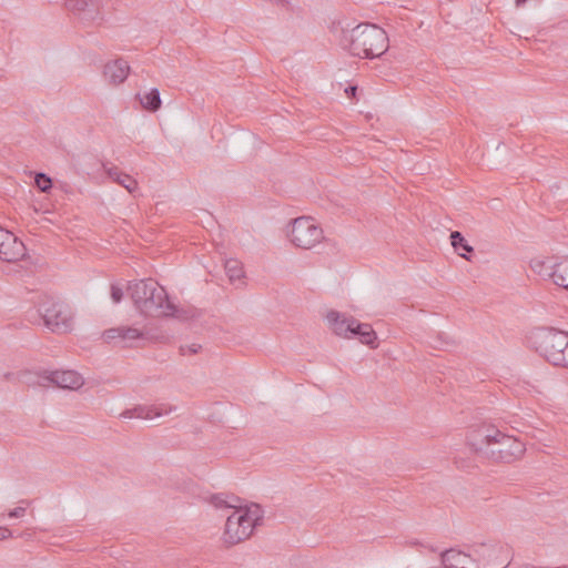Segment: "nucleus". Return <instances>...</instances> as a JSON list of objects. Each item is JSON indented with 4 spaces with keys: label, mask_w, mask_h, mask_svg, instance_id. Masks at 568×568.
<instances>
[{
    "label": "nucleus",
    "mask_w": 568,
    "mask_h": 568,
    "mask_svg": "<svg viewBox=\"0 0 568 568\" xmlns=\"http://www.w3.org/2000/svg\"><path fill=\"white\" fill-rule=\"evenodd\" d=\"M224 268L231 282L241 280L244 275L242 264L235 258L226 260Z\"/></svg>",
    "instance_id": "obj_23"
},
{
    "label": "nucleus",
    "mask_w": 568,
    "mask_h": 568,
    "mask_svg": "<svg viewBox=\"0 0 568 568\" xmlns=\"http://www.w3.org/2000/svg\"><path fill=\"white\" fill-rule=\"evenodd\" d=\"M288 237L296 247L310 250L323 239V230L310 216H301L292 222Z\"/></svg>",
    "instance_id": "obj_6"
},
{
    "label": "nucleus",
    "mask_w": 568,
    "mask_h": 568,
    "mask_svg": "<svg viewBox=\"0 0 568 568\" xmlns=\"http://www.w3.org/2000/svg\"><path fill=\"white\" fill-rule=\"evenodd\" d=\"M2 231H3V227L0 226V232H2Z\"/></svg>",
    "instance_id": "obj_34"
},
{
    "label": "nucleus",
    "mask_w": 568,
    "mask_h": 568,
    "mask_svg": "<svg viewBox=\"0 0 568 568\" xmlns=\"http://www.w3.org/2000/svg\"><path fill=\"white\" fill-rule=\"evenodd\" d=\"M142 336V333L134 327L121 326L105 329L103 332V338L106 342L120 339L121 342L138 339Z\"/></svg>",
    "instance_id": "obj_17"
},
{
    "label": "nucleus",
    "mask_w": 568,
    "mask_h": 568,
    "mask_svg": "<svg viewBox=\"0 0 568 568\" xmlns=\"http://www.w3.org/2000/svg\"><path fill=\"white\" fill-rule=\"evenodd\" d=\"M102 3L103 0H67L65 7L82 16L84 20H94L100 13Z\"/></svg>",
    "instance_id": "obj_13"
},
{
    "label": "nucleus",
    "mask_w": 568,
    "mask_h": 568,
    "mask_svg": "<svg viewBox=\"0 0 568 568\" xmlns=\"http://www.w3.org/2000/svg\"><path fill=\"white\" fill-rule=\"evenodd\" d=\"M128 291L135 308L144 316L160 317L175 312L166 291L152 278L130 283Z\"/></svg>",
    "instance_id": "obj_2"
},
{
    "label": "nucleus",
    "mask_w": 568,
    "mask_h": 568,
    "mask_svg": "<svg viewBox=\"0 0 568 568\" xmlns=\"http://www.w3.org/2000/svg\"><path fill=\"white\" fill-rule=\"evenodd\" d=\"M333 332L342 337L349 338L352 329L357 322L353 316H345L337 311H329L326 316Z\"/></svg>",
    "instance_id": "obj_14"
},
{
    "label": "nucleus",
    "mask_w": 568,
    "mask_h": 568,
    "mask_svg": "<svg viewBox=\"0 0 568 568\" xmlns=\"http://www.w3.org/2000/svg\"><path fill=\"white\" fill-rule=\"evenodd\" d=\"M450 243L454 247V250L456 252H458V254L466 258V260H470L464 252H467V253H473L474 252V248L473 246H470L468 244V242L465 240V237L463 236V234L458 231H453L450 233Z\"/></svg>",
    "instance_id": "obj_22"
},
{
    "label": "nucleus",
    "mask_w": 568,
    "mask_h": 568,
    "mask_svg": "<svg viewBox=\"0 0 568 568\" xmlns=\"http://www.w3.org/2000/svg\"><path fill=\"white\" fill-rule=\"evenodd\" d=\"M276 4L285 7L288 4V0H276Z\"/></svg>",
    "instance_id": "obj_32"
},
{
    "label": "nucleus",
    "mask_w": 568,
    "mask_h": 568,
    "mask_svg": "<svg viewBox=\"0 0 568 568\" xmlns=\"http://www.w3.org/2000/svg\"><path fill=\"white\" fill-rule=\"evenodd\" d=\"M27 254L26 246L12 232L3 229L0 232V260L8 263H14L23 258Z\"/></svg>",
    "instance_id": "obj_10"
},
{
    "label": "nucleus",
    "mask_w": 568,
    "mask_h": 568,
    "mask_svg": "<svg viewBox=\"0 0 568 568\" xmlns=\"http://www.w3.org/2000/svg\"><path fill=\"white\" fill-rule=\"evenodd\" d=\"M138 97L143 109H145L149 112H156L161 108L160 92L156 88L151 89L142 97L140 94Z\"/></svg>",
    "instance_id": "obj_20"
},
{
    "label": "nucleus",
    "mask_w": 568,
    "mask_h": 568,
    "mask_svg": "<svg viewBox=\"0 0 568 568\" xmlns=\"http://www.w3.org/2000/svg\"><path fill=\"white\" fill-rule=\"evenodd\" d=\"M527 343L529 347L556 366L568 345V333L554 327H538L529 333Z\"/></svg>",
    "instance_id": "obj_3"
},
{
    "label": "nucleus",
    "mask_w": 568,
    "mask_h": 568,
    "mask_svg": "<svg viewBox=\"0 0 568 568\" xmlns=\"http://www.w3.org/2000/svg\"><path fill=\"white\" fill-rule=\"evenodd\" d=\"M339 44L353 55L374 59L388 49L386 31L374 23H359L352 29H342Z\"/></svg>",
    "instance_id": "obj_1"
},
{
    "label": "nucleus",
    "mask_w": 568,
    "mask_h": 568,
    "mask_svg": "<svg viewBox=\"0 0 568 568\" xmlns=\"http://www.w3.org/2000/svg\"><path fill=\"white\" fill-rule=\"evenodd\" d=\"M262 520L263 514L258 505H253V508L235 509L226 519L223 535L224 541L233 546L247 539Z\"/></svg>",
    "instance_id": "obj_4"
},
{
    "label": "nucleus",
    "mask_w": 568,
    "mask_h": 568,
    "mask_svg": "<svg viewBox=\"0 0 568 568\" xmlns=\"http://www.w3.org/2000/svg\"><path fill=\"white\" fill-rule=\"evenodd\" d=\"M111 298L114 303H120L123 298V290L116 284L111 285Z\"/></svg>",
    "instance_id": "obj_28"
},
{
    "label": "nucleus",
    "mask_w": 568,
    "mask_h": 568,
    "mask_svg": "<svg viewBox=\"0 0 568 568\" xmlns=\"http://www.w3.org/2000/svg\"><path fill=\"white\" fill-rule=\"evenodd\" d=\"M500 436V430L494 425H480L473 428L467 435V444L481 457H486L489 446Z\"/></svg>",
    "instance_id": "obj_9"
},
{
    "label": "nucleus",
    "mask_w": 568,
    "mask_h": 568,
    "mask_svg": "<svg viewBox=\"0 0 568 568\" xmlns=\"http://www.w3.org/2000/svg\"><path fill=\"white\" fill-rule=\"evenodd\" d=\"M237 500V497L227 496L224 494H214L211 496L210 503L216 508H236V506L232 503Z\"/></svg>",
    "instance_id": "obj_25"
},
{
    "label": "nucleus",
    "mask_w": 568,
    "mask_h": 568,
    "mask_svg": "<svg viewBox=\"0 0 568 568\" xmlns=\"http://www.w3.org/2000/svg\"><path fill=\"white\" fill-rule=\"evenodd\" d=\"M356 91H357V87L355 85H349L348 88H346L345 92L348 97H355L356 94Z\"/></svg>",
    "instance_id": "obj_31"
},
{
    "label": "nucleus",
    "mask_w": 568,
    "mask_h": 568,
    "mask_svg": "<svg viewBox=\"0 0 568 568\" xmlns=\"http://www.w3.org/2000/svg\"><path fill=\"white\" fill-rule=\"evenodd\" d=\"M44 325L53 333H68L72 329V313L69 305L47 298L39 306Z\"/></svg>",
    "instance_id": "obj_5"
},
{
    "label": "nucleus",
    "mask_w": 568,
    "mask_h": 568,
    "mask_svg": "<svg viewBox=\"0 0 568 568\" xmlns=\"http://www.w3.org/2000/svg\"><path fill=\"white\" fill-rule=\"evenodd\" d=\"M532 271L542 278H551L555 283V273H557V262L551 258L547 260H532L530 264Z\"/></svg>",
    "instance_id": "obj_19"
},
{
    "label": "nucleus",
    "mask_w": 568,
    "mask_h": 568,
    "mask_svg": "<svg viewBox=\"0 0 568 568\" xmlns=\"http://www.w3.org/2000/svg\"><path fill=\"white\" fill-rule=\"evenodd\" d=\"M202 346L200 344H191V345H182L180 346L179 351L180 354L185 355H194L197 354L201 351Z\"/></svg>",
    "instance_id": "obj_27"
},
{
    "label": "nucleus",
    "mask_w": 568,
    "mask_h": 568,
    "mask_svg": "<svg viewBox=\"0 0 568 568\" xmlns=\"http://www.w3.org/2000/svg\"><path fill=\"white\" fill-rule=\"evenodd\" d=\"M555 284L568 291V258L557 262Z\"/></svg>",
    "instance_id": "obj_24"
},
{
    "label": "nucleus",
    "mask_w": 568,
    "mask_h": 568,
    "mask_svg": "<svg viewBox=\"0 0 568 568\" xmlns=\"http://www.w3.org/2000/svg\"><path fill=\"white\" fill-rule=\"evenodd\" d=\"M130 67L124 59H116L104 65L103 75L111 84H120L125 81Z\"/></svg>",
    "instance_id": "obj_15"
},
{
    "label": "nucleus",
    "mask_w": 568,
    "mask_h": 568,
    "mask_svg": "<svg viewBox=\"0 0 568 568\" xmlns=\"http://www.w3.org/2000/svg\"><path fill=\"white\" fill-rule=\"evenodd\" d=\"M468 557V552H463L456 549H447L442 554V561L445 568H458V565L464 564V558Z\"/></svg>",
    "instance_id": "obj_21"
},
{
    "label": "nucleus",
    "mask_w": 568,
    "mask_h": 568,
    "mask_svg": "<svg viewBox=\"0 0 568 568\" xmlns=\"http://www.w3.org/2000/svg\"><path fill=\"white\" fill-rule=\"evenodd\" d=\"M12 537V531L7 527H0V540Z\"/></svg>",
    "instance_id": "obj_30"
},
{
    "label": "nucleus",
    "mask_w": 568,
    "mask_h": 568,
    "mask_svg": "<svg viewBox=\"0 0 568 568\" xmlns=\"http://www.w3.org/2000/svg\"><path fill=\"white\" fill-rule=\"evenodd\" d=\"M26 510H27L26 507H16L14 509H12L8 513V516L10 518H20V517L24 516Z\"/></svg>",
    "instance_id": "obj_29"
},
{
    "label": "nucleus",
    "mask_w": 568,
    "mask_h": 568,
    "mask_svg": "<svg viewBox=\"0 0 568 568\" xmlns=\"http://www.w3.org/2000/svg\"><path fill=\"white\" fill-rule=\"evenodd\" d=\"M42 377L63 389H78L83 385L82 376L75 371H44Z\"/></svg>",
    "instance_id": "obj_11"
},
{
    "label": "nucleus",
    "mask_w": 568,
    "mask_h": 568,
    "mask_svg": "<svg viewBox=\"0 0 568 568\" xmlns=\"http://www.w3.org/2000/svg\"><path fill=\"white\" fill-rule=\"evenodd\" d=\"M175 407L168 406L164 404L161 405H139L132 409L124 410L121 416L124 418H141V419H153L155 417H161L174 410Z\"/></svg>",
    "instance_id": "obj_12"
},
{
    "label": "nucleus",
    "mask_w": 568,
    "mask_h": 568,
    "mask_svg": "<svg viewBox=\"0 0 568 568\" xmlns=\"http://www.w3.org/2000/svg\"><path fill=\"white\" fill-rule=\"evenodd\" d=\"M349 338H357L362 344L376 348L378 346L376 332L371 324L356 322Z\"/></svg>",
    "instance_id": "obj_16"
},
{
    "label": "nucleus",
    "mask_w": 568,
    "mask_h": 568,
    "mask_svg": "<svg viewBox=\"0 0 568 568\" xmlns=\"http://www.w3.org/2000/svg\"><path fill=\"white\" fill-rule=\"evenodd\" d=\"M525 452L526 446L523 442L500 432V436L489 446L485 458L495 463L510 464L520 459Z\"/></svg>",
    "instance_id": "obj_7"
},
{
    "label": "nucleus",
    "mask_w": 568,
    "mask_h": 568,
    "mask_svg": "<svg viewBox=\"0 0 568 568\" xmlns=\"http://www.w3.org/2000/svg\"><path fill=\"white\" fill-rule=\"evenodd\" d=\"M34 185L41 192H49L52 189V180L45 173H37L34 176Z\"/></svg>",
    "instance_id": "obj_26"
},
{
    "label": "nucleus",
    "mask_w": 568,
    "mask_h": 568,
    "mask_svg": "<svg viewBox=\"0 0 568 568\" xmlns=\"http://www.w3.org/2000/svg\"><path fill=\"white\" fill-rule=\"evenodd\" d=\"M526 1L527 0H515L517 7L523 6L524 3H526Z\"/></svg>",
    "instance_id": "obj_33"
},
{
    "label": "nucleus",
    "mask_w": 568,
    "mask_h": 568,
    "mask_svg": "<svg viewBox=\"0 0 568 568\" xmlns=\"http://www.w3.org/2000/svg\"><path fill=\"white\" fill-rule=\"evenodd\" d=\"M108 176L115 183L122 185L131 194L138 190V182L131 175L122 172L118 166L105 169Z\"/></svg>",
    "instance_id": "obj_18"
},
{
    "label": "nucleus",
    "mask_w": 568,
    "mask_h": 568,
    "mask_svg": "<svg viewBox=\"0 0 568 568\" xmlns=\"http://www.w3.org/2000/svg\"><path fill=\"white\" fill-rule=\"evenodd\" d=\"M460 568H465V567H460Z\"/></svg>",
    "instance_id": "obj_35"
},
{
    "label": "nucleus",
    "mask_w": 568,
    "mask_h": 568,
    "mask_svg": "<svg viewBox=\"0 0 568 568\" xmlns=\"http://www.w3.org/2000/svg\"><path fill=\"white\" fill-rule=\"evenodd\" d=\"M468 557L481 562L484 568H505V560L496 562L503 551V546L497 542H478L469 546Z\"/></svg>",
    "instance_id": "obj_8"
}]
</instances>
